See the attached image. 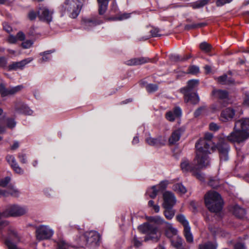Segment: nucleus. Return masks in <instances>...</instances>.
<instances>
[{
	"label": "nucleus",
	"mask_w": 249,
	"mask_h": 249,
	"mask_svg": "<svg viewBox=\"0 0 249 249\" xmlns=\"http://www.w3.org/2000/svg\"><path fill=\"white\" fill-rule=\"evenodd\" d=\"M213 135L211 133H206L204 138L200 139L196 144V155L195 161L200 167H203L208 163L210 154L215 145L212 141Z\"/></svg>",
	"instance_id": "nucleus-1"
},
{
	"label": "nucleus",
	"mask_w": 249,
	"mask_h": 249,
	"mask_svg": "<svg viewBox=\"0 0 249 249\" xmlns=\"http://www.w3.org/2000/svg\"><path fill=\"white\" fill-rule=\"evenodd\" d=\"M249 138V118H242L235 123L233 131L227 136L232 142L241 143Z\"/></svg>",
	"instance_id": "nucleus-2"
},
{
	"label": "nucleus",
	"mask_w": 249,
	"mask_h": 249,
	"mask_svg": "<svg viewBox=\"0 0 249 249\" xmlns=\"http://www.w3.org/2000/svg\"><path fill=\"white\" fill-rule=\"evenodd\" d=\"M205 203L209 211L213 213L220 211L223 205L220 195L214 191H209L205 195Z\"/></svg>",
	"instance_id": "nucleus-3"
},
{
	"label": "nucleus",
	"mask_w": 249,
	"mask_h": 249,
	"mask_svg": "<svg viewBox=\"0 0 249 249\" xmlns=\"http://www.w3.org/2000/svg\"><path fill=\"white\" fill-rule=\"evenodd\" d=\"M205 203L209 211L213 213L220 211L223 205L220 195L214 191H209L205 195Z\"/></svg>",
	"instance_id": "nucleus-4"
},
{
	"label": "nucleus",
	"mask_w": 249,
	"mask_h": 249,
	"mask_svg": "<svg viewBox=\"0 0 249 249\" xmlns=\"http://www.w3.org/2000/svg\"><path fill=\"white\" fill-rule=\"evenodd\" d=\"M83 2V0H66L61 10L64 13H68L71 18H75L80 13Z\"/></svg>",
	"instance_id": "nucleus-5"
},
{
	"label": "nucleus",
	"mask_w": 249,
	"mask_h": 249,
	"mask_svg": "<svg viewBox=\"0 0 249 249\" xmlns=\"http://www.w3.org/2000/svg\"><path fill=\"white\" fill-rule=\"evenodd\" d=\"M138 230L142 233L147 235L144 238L145 241L149 240L157 242L160 237V233H158V228L149 223H144L138 227Z\"/></svg>",
	"instance_id": "nucleus-6"
},
{
	"label": "nucleus",
	"mask_w": 249,
	"mask_h": 249,
	"mask_svg": "<svg viewBox=\"0 0 249 249\" xmlns=\"http://www.w3.org/2000/svg\"><path fill=\"white\" fill-rule=\"evenodd\" d=\"M28 211L25 206L13 204L6 206L2 213V217H18L25 214Z\"/></svg>",
	"instance_id": "nucleus-7"
},
{
	"label": "nucleus",
	"mask_w": 249,
	"mask_h": 249,
	"mask_svg": "<svg viewBox=\"0 0 249 249\" xmlns=\"http://www.w3.org/2000/svg\"><path fill=\"white\" fill-rule=\"evenodd\" d=\"M195 160L196 158L194 159L193 162L191 163L187 159H182L180 163V167L182 171L184 173L192 172L193 173L196 169H203L209 165V159H208V163L203 167H200L198 165L197 162Z\"/></svg>",
	"instance_id": "nucleus-8"
},
{
	"label": "nucleus",
	"mask_w": 249,
	"mask_h": 249,
	"mask_svg": "<svg viewBox=\"0 0 249 249\" xmlns=\"http://www.w3.org/2000/svg\"><path fill=\"white\" fill-rule=\"evenodd\" d=\"M53 233V230L47 225H40L36 229V237L38 240L50 239Z\"/></svg>",
	"instance_id": "nucleus-9"
},
{
	"label": "nucleus",
	"mask_w": 249,
	"mask_h": 249,
	"mask_svg": "<svg viewBox=\"0 0 249 249\" xmlns=\"http://www.w3.org/2000/svg\"><path fill=\"white\" fill-rule=\"evenodd\" d=\"M19 240V237L16 231L11 230L10 231L8 237L5 241V244L8 249H18L16 244Z\"/></svg>",
	"instance_id": "nucleus-10"
},
{
	"label": "nucleus",
	"mask_w": 249,
	"mask_h": 249,
	"mask_svg": "<svg viewBox=\"0 0 249 249\" xmlns=\"http://www.w3.org/2000/svg\"><path fill=\"white\" fill-rule=\"evenodd\" d=\"M147 144L156 147H160L164 145L166 142V138L164 136H159L153 138L149 135L145 139Z\"/></svg>",
	"instance_id": "nucleus-11"
},
{
	"label": "nucleus",
	"mask_w": 249,
	"mask_h": 249,
	"mask_svg": "<svg viewBox=\"0 0 249 249\" xmlns=\"http://www.w3.org/2000/svg\"><path fill=\"white\" fill-rule=\"evenodd\" d=\"M82 238L85 239L86 244H97L100 240V236L95 231H90L86 232Z\"/></svg>",
	"instance_id": "nucleus-12"
},
{
	"label": "nucleus",
	"mask_w": 249,
	"mask_h": 249,
	"mask_svg": "<svg viewBox=\"0 0 249 249\" xmlns=\"http://www.w3.org/2000/svg\"><path fill=\"white\" fill-rule=\"evenodd\" d=\"M163 202L162 206L164 208L173 207L176 203V199L174 195L170 192H165L163 194Z\"/></svg>",
	"instance_id": "nucleus-13"
},
{
	"label": "nucleus",
	"mask_w": 249,
	"mask_h": 249,
	"mask_svg": "<svg viewBox=\"0 0 249 249\" xmlns=\"http://www.w3.org/2000/svg\"><path fill=\"white\" fill-rule=\"evenodd\" d=\"M53 11L50 10L46 7H40L38 10V15L39 19L48 23L52 20Z\"/></svg>",
	"instance_id": "nucleus-14"
},
{
	"label": "nucleus",
	"mask_w": 249,
	"mask_h": 249,
	"mask_svg": "<svg viewBox=\"0 0 249 249\" xmlns=\"http://www.w3.org/2000/svg\"><path fill=\"white\" fill-rule=\"evenodd\" d=\"M217 147L220 153V160L227 161L228 160V152L230 150L229 145L227 143L221 142L218 144Z\"/></svg>",
	"instance_id": "nucleus-15"
},
{
	"label": "nucleus",
	"mask_w": 249,
	"mask_h": 249,
	"mask_svg": "<svg viewBox=\"0 0 249 249\" xmlns=\"http://www.w3.org/2000/svg\"><path fill=\"white\" fill-rule=\"evenodd\" d=\"M186 89H181V92L184 94V100L186 103H190L192 104H196L199 101L198 95L196 93H187Z\"/></svg>",
	"instance_id": "nucleus-16"
},
{
	"label": "nucleus",
	"mask_w": 249,
	"mask_h": 249,
	"mask_svg": "<svg viewBox=\"0 0 249 249\" xmlns=\"http://www.w3.org/2000/svg\"><path fill=\"white\" fill-rule=\"evenodd\" d=\"M234 115V110L231 108L228 107L221 112L220 119L222 122H227L231 120Z\"/></svg>",
	"instance_id": "nucleus-17"
},
{
	"label": "nucleus",
	"mask_w": 249,
	"mask_h": 249,
	"mask_svg": "<svg viewBox=\"0 0 249 249\" xmlns=\"http://www.w3.org/2000/svg\"><path fill=\"white\" fill-rule=\"evenodd\" d=\"M102 23V21L99 20L92 19L90 18H85L83 21V28L87 30H90L97 25Z\"/></svg>",
	"instance_id": "nucleus-18"
},
{
	"label": "nucleus",
	"mask_w": 249,
	"mask_h": 249,
	"mask_svg": "<svg viewBox=\"0 0 249 249\" xmlns=\"http://www.w3.org/2000/svg\"><path fill=\"white\" fill-rule=\"evenodd\" d=\"M6 160L17 173L19 174H23V170L19 166L14 157L11 155H8L6 157Z\"/></svg>",
	"instance_id": "nucleus-19"
},
{
	"label": "nucleus",
	"mask_w": 249,
	"mask_h": 249,
	"mask_svg": "<svg viewBox=\"0 0 249 249\" xmlns=\"http://www.w3.org/2000/svg\"><path fill=\"white\" fill-rule=\"evenodd\" d=\"M181 115V109L178 107H176L173 111H170L166 112L165 117L166 119L170 122L175 121L176 118L179 117Z\"/></svg>",
	"instance_id": "nucleus-20"
},
{
	"label": "nucleus",
	"mask_w": 249,
	"mask_h": 249,
	"mask_svg": "<svg viewBox=\"0 0 249 249\" xmlns=\"http://www.w3.org/2000/svg\"><path fill=\"white\" fill-rule=\"evenodd\" d=\"M212 93L213 96L219 100H229V93L226 90L214 89Z\"/></svg>",
	"instance_id": "nucleus-21"
},
{
	"label": "nucleus",
	"mask_w": 249,
	"mask_h": 249,
	"mask_svg": "<svg viewBox=\"0 0 249 249\" xmlns=\"http://www.w3.org/2000/svg\"><path fill=\"white\" fill-rule=\"evenodd\" d=\"M16 111L17 113L24 114L25 115H31L33 111L28 106L23 104L17 105L16 107Z\"/></svg>",
	"instance_id": "nucleus-22"
},
{
	"label": "nucleus",
	"mask_w": 249,
	"mask_h": 249,
	"mask_svg": "<svg viewBox=\"0 0 249 249\" xmlns=\"http://www.w3.org/2000/svg\"><path fill=\"white\" fill-rule=\"evenodd\" d=\"M130 62H154L161 61L158 56L150 58L147 57H140L134 58L129 60Z\"/></svg>",
	"instance_id": "nucleus-23"
},
{
	"label": "nucleus",
	"mask_w": 249,
	"mask_h": 249,
	"mask_svg": "<svg viewBox=\"0 0 249 249\" xmlns=\"http://www.w3.org/2000/svg\"><path fill=\"white\" fill-rule=\"evenodd\" d=\"M165 225V234L167 237L171 238L177 234L178 230L173 227L172 224L166 222Z\"/></svg>",
	"instance_id": "nucleus-24"
},
{
	"label": "nucleus",
	"mask_w": 249,
	"mask_h": 249,
	"mask_svg": "<svg viewBox=\"0 0 249 249\" xmlns=\"http://www.w3.org/2000/svg\"><path fill=\"white\" fill-rule=\"evenodd\" d=\"M181 135V131L178 129L173 131L169 139V142L170 144H175L178 142Z\"/></svg>",
	"instance_id": "nucleus-25"
},
{
	"label": "nucleus",
	"mask_w": 249,
	"mask_h": 249,
	"mask_svg": "<svg viewBox=\"0 0 249 249\" xmlns=\"http://www.w3.org/2000/svg\"><path fill=\"white\" fill-rule=\"evenodd\" d=\"M183 233L187 243H193L194 242V236L191 232L190 226L183 228Z\"/></svg>",
	"instance_id": "nucleus-26"
},
{
	"label": "nucleus",
	"mask_w": 249,
	"mask_h": 249,
	"mask_svg": "<svg viewBox=\"0 0 249 249\" xmlns=\"http://www.w3.org/2000/svg\"><path fill=\"white\" fill-rule=\"evenodd\" d=\"M109 0H97L99 7V14L100 15H103L106 12Z\"/></svg>",
	"instance_id": "nucleus-27"
},
{
	"label": "nucleus",
	"mask_w": 249,
	"mask_h": 249,
	"mask_svg": "<svg viewBox=\"0 0 249 249\" xmlns=\"http://www.w3.org/2000/svg\"><path fill=\"white\" fill-rule=\"evenodd\" d=\"M233 213L237 217L242 218L246 214V211L238 205H235L233 208Z\"/></svg>",
	"instance_id": "nucleus-28"
},
{
	"label": "nucleus",
	"mask_w": 249,
	"mask_h": 249,
	"mask_svg": "<svg viewBox=\"0 0 249 249\" xmlns=\"http://www.w3.org/2000/svg\"><path fill=\"white\" fill-rule=\"evenodd\" d=\"M198 83L199 81L198 80H190L188 82L187 86L182 89H186L185 90L187 93H190L192 89L198 86Z\"/></svg>",
	"instance_id": "nucleus-29"
},
{
	"label": "nucleus",
	"mask_w": 249,
	"mask_h": 249,
	"mask_svg": "<svg viewBox=\"0 0 249 249\" xmlns=\"http://www.w3.org/2000/svg\"><path fill=\"white\" fill-rule=\"evenodd\" d=\"M209 0H198L195 2L191 3L190 6L194 9H199L207 4Z\"/></svg>",
	"instance_id": "nucleus-30"
},
{
	"label": "nucleus",
	"mask_w": 249,
	"mask_h": 249,
	"mask_svg": "<svg viewBox=\"0 0 249 249\" xmlns=\"http://www.w3.org/2000/svg\"><path fill=\"white\" fill-rule=\"evenodd\" d=\"M217 244L216 243L208 242L201 243L198 246V249H216Z\"/></svg>",
	"instance_id": "nucleus-31"
},
{
	"label": "nucleus",
	"mask_w": 249,
	"mask_h": 249,
	"mask_svg": "<svg viewBox=\"0 0 249 249\" xmlns=\"http://www.w3.org/2000/svg\"><path fill=\"white\" fill-rule=\"evenodd\" d=\"M216 79L218 83L223 85H230L233 83V80L231 78H228L226 74L220 76Z\"/></svg>",
	"instance_id": "nucleus-32"
},
{
	"label": "nucleus",
	"mask_w": 249,
	"mask_h": 249,
	"mask_svg": "<svg viewBox=\"0 0 249 249\" xmlns=\"http://www.w3.org/2000/svg\"><path fill=\"white\" fill-rule=\"evenodd\" d=\"M172 189L174 191L180 194H184L187 192L186 188L181 183L174 184Z\"/></svg>",
	"instance_id": "nucleus-33"
},
{
	"label": "nucleus",
	"mask_w": 249,
	"mask_h": 249,
	"mask_svg": "<svg viewBox=\"0 0 249 249\" xmlns=\"http://www.w3.org/2000/svg\"><path fill=\"white\" fill-rule=\"evenodd\" d=\"M176 219L183 226V228L190 226L189 223L184 215L179 214L176 216Z\"/></svg>",
	"instance_id": "nucleus-34"
},
{
	"label": "nucleus",
	"mask_w": 249,
	"mask_h": 249,
	"mask_svg": "<svg viewBox=\"0 0 249 249\" xmlns=\"http://www.w3.org/2000/svg\"><path fill=\"white\" fill-rule=\"evenodd\" d=\"M5 117V113H4L3 110L0 108V133L3 132L5 130V127L4 125Z\"/></svg>",
	"instance_id": "nucleus-35"
},
{
	"label": "nucleus",
	"mask_w": 249,
	"mask_h": 249,
	"mask_svg": "<svg viewBox=\"0 0 249 249\" xmlns=\"http://www.w3.org/2000/svg\"><path fill=\"white\" fill-rule=\"evenodd\" d=\"M183 242V240L181 237H178L176 240L172 241V245L177 249H184Z\"/></svg>",
	"instance_id": "nucleus-36"
},
{
	"label": "nucleus",
	"mask_w": 249,
	"mask_h": 249,
	"mask_svg": "<svg viewBox=\"0 0 249 249\" xmlns=\"http://www.w3.org/2000/svg\"><path fill=\"white\" fill-rule=\"evenodd\" d=\"M164 209L165 211H164V215L166 218L168 220L172 219L175 214V210L173 209L172 207H169L168 208Z\"/></svg>",
	"instance_id": "nucleus-37"
},
{
	"label": "nucleus",
	"mask_w": 249,
	"mask_h": 249,
	"mask_svg": "<svg viewBox=\"0 0 249 249\" xmlns=\"http://www.w3.org/2000/svg\"><path fill=\"white\" fill-rule=\"evenodd\" d=\"M199 48L201 51L205 53H209L213 49L211 44L206 42H203L199 44Z\"/></svg>",
	"instance_id": "nucleus-38"
},
{
	"label": "nucleus",
	"mask_w": 249,
	"mask_h": 249,
	"mask_svg": "<svg viewBox=\"0 0 249 249\" xmlns=\"http://www.w3.org/2000/svg\"><path fill=\"white\" fill-rule=\"evenodd\" d=\"M159 190L157 189L156 186H153L151 188H149L147 191V194L150 197L154 198L156 197Z\"/></svg>",
	"instance_id": "nucleus-39"
},
{
	"label": "nucleus",
	"mask_w": 249,
	"mask_h": 249,
	"mask_svg": "<svg viewBox=\"0 0 249 249\" xmlns=\"http://www.w3.org/2000/svg\"><path fill=\"white\" fill-rule=\"evenodd\" d=\"M26 63H12L9 66V70H22L25 68Z\"/></svg>",
	"instance_id": "nucleus-40"
},
{
	"label": "nucleus",
	"mask_w": 249,
	"mask_h": 249,
	"mask_svg": "<svg viewBox=\"0 0 249 249\" xmlns=\"http://www.w3.org/2000/svg\"><path fill=\"white\" fill-rule=\"evenodd\" d=\"M150 220L151 221H152V222L155 223L157 224H166V222L164 220V219L160 216H155L151 217L150 218Z\"/></svg>",
	"instance_id": "nucleus-41"
},
{
	"label": "nucleus",
	"mask_w": 249,
	"mask_h": 249,
	"mask_svg": "<svg viewBox=\"0 0 249 249\" xmlns=\"http://www.w3.org/2000/svg\"><path fill=\"white\" fill-rule=\"evenodd\" d=\"M6 191L8 193V196L11 195L14 196H18L19 195V191L13 186L9 187Z\"/></svg>",
	"instance_id": "nucleus-42"
},
{
	"label": "nucleus",
	"mask_w": 249,
	"mask_h": 249,
	"mask_svg": "<svg viewBox=\"0 0 249 249\" xmlns=\"http://www.w3.org/2000/svg\"><path fill=\"white\" fill-rule=\"evenodd\" d=\"M23 88L22 85H18L16 87H11L9 89V95L14 94L20 91Z\"/></svg>",
	"instance_id": "nucleus-43"
},
{
	"label": "nucleus",
	"mask_w": 249,
	"mask_h": 249,
	"mask_svg": "<svg viewBox=\"0 0 249 249\" xmlns=\"http://www.w3.org/2000/svg\"><path fill=\"white\" fill-rule=\"evenodd\" d=\"M53 52L51 51H48L44 52L41 55H42V61H49L51 60L52 56L50 54Z\"/></svg>",
	"instance_id": "nucleus-44"
},
{
	"label": "nucleus",
	"mask_w": 249,
	"mask_h": 249,
	"mask_svg": "<svg viewBox=\"0 0 249 249\" xmlns=\"http://www.w3.org/2000/svg\"><path fill=\"white\" fill-rule=\"evenodd\" d=\"M206 25H207V23L205 22L195 23V24H192L190 25L186 26V28L187 29H194V28H197L204 27V26H205Z\"/></svg>",
	"instance_id": "nucleus-45"
},
{
	"label": "nucleus",
	"mask_w": 249,
	"mask_h": 249,
	"mask_svg": "<svg viewBox=\"0 0 249 249\" xmlns=\"http://www.w3.org/2000/svg\"><path fill=\"white\" fill-rule=\"evenodd\" d=\"M145 88L148 92H153L158 89V86L156 84H150L145 85Z\"/></svg>",
	"instance_id": "nucleus-46"
},
{
	"label": "nucleus",
	"mask_w": 249,
	"mask_h": 249,
	"mask_svg": "<svg viewBox=\"0 0 249 249\" xmlns=\"http://www.w3.org/2000/svg\"><path fill=\"white\" fill-rule=\"evenodd\" d=\"M207 108L206 106H202L198 108L194 112V116L195 117H197L201 115L203 112L206 111Z\"/></svg>",
	"instance_id": "nucleus-47"
},
{
	"label": "nucleus",
	"mask_w": 249,
	"mask_h": 249,
	"mask_svg": "<svg viewBox=\"0 0 249 249\" xmlns=\"http://www.w3.org/2000/svg\"><path fill=\"white\" fill-rule=\"evenodd\" d=\"M199 71V67H198L196 66H195V65H192L189 67V68L188 69V71L187 72V73H191L192 74H196L197 73H198Z\"/></svg>",
	"instance_id": "nucleus-48"
},
{
	"label": "nucleus",
	"mask_w": 249,
	"mask_h": 249,
	"mask_svg": "<svg viewBox=\"0 0 249 249\" xmlns=\"http://www.w3.org/2000/svg\"><path fill=\"white\" fill-rule=\"evenodd\" d=\"M198 169H196L192 173L193 175L195 176L197 178L201 181H204V175L198 170Z\"/></svg>",
	"instance_id": "nucleus-49"
},
{
	"label": "nucleus",
	"mask_w": 249,
	"mask_h": 249,
	"mask_svg": "<svg viewBox=\"0 0 249 249\" xmlns=\"http://www.w3.org/2000/svg\"><path fill=\"white\" fill-rule=\"evenodd\" d=\"M0 93L2 96L9 95V89H6L3 84L0 85Z\"/></svg>",
	"instance_id": "nucleus-50"
},
{
	"label": "nucleus",
	"mask_w": 249,
	"mask_h": 249,
	"mask_svg": "<svg viewBox=\"0 0 249 249\" xmlns=\"http://www.w3.org/2000/svg\"><path fill=\"white\" fill-rule=\"evenodd\" d=\"M6 124L8 128H13L16 125V122L14 119L8 118L6 120Z\"/></svg>",
	"instance_id": "nucleus-51"
},
{
	"label": "nucleus",
	"mask_w": 249,
	"mask_h": 249,
	"mask_svg": "<svg viewBox=\"0 0 249 249\" xmlns=\"http://www.w3.org/2000/svg\"><path fill=\"white\" fill-rule=\"evenodd\" d=\"M169 59L172 62L179 61V55L178 54H170L168 55Z\"/></svg>",
	"instance_id": "nucleus-52"
},
{
	"label": "nucleus",
	"mask_w": 249,
	"mask_h": 249,
	"mask_svg": "<svg viewBox=\"0 0 249 249\" xmlns=\"http://www.w3.org/2000/svg\"><path fill=\"white\" fill-rule=\"evenodd\" d=\"M10 178L6 177L0 181V186L3 187H6L10 181Z\"/></svg>",
	"instance_id": "nucleus-53"
},
{
	"label": "nucleus",
	"mask_w": 249,
	"mask_h": 249,
	"mask_svg": "<svg viewBox=\"0 0 249 249\" xmlns=\"http://www.w3.org/2000/svg\"><path fill=\"white\" fill-rule=\"evenodd\" d=\"M33 42L31 40H27L22 43V46L24 49L30 48L33 45Z\"/></svg>",
	"instance_id": "nucleus-54"
},
{
	"label": "nucleus",
	"mask_w": 249,
	"mask_h": 249,
	"mask_svg": "<svg viewBox=\"0 0 249 249\" xmlns=\"http://www.w3.org/2000/svg\"><path fill=\"white\" fill-rule=\"evenodd\" d=\"M168 184V182L167 180L161 181L158 185V187L159 188V190L160 191L164 190L167 187Z\"/></svg>",
	"instance_id": "nucleus-55"
},
{
	"label": "nucleus",
	"mask_w": 249,
	"mask_h": 249,
	"mask_svg": "<svg viewBox=\"0 0 249 249\" xmlns=\"http://www.w3.org/2000/svg\"><path fill=\"white\" fill-rule=\"evenodd\" d=\"M68 245L64 241H60L58 243V249H68Z\"/></svg>",
	"instance_id": "nucleus-56"
},
{
	"label": "nucleus",
	"mask_w": 249,
	"mask_h": 249,
	"mask_svg": "<svg viewBox=\"0 0 249 249\" xmlns=\"http://www.w3.org/2000/svg\"><path fill=\"white\" fill-rule=\"evenodd\" d=\"M2 217L1 213H0V230L2 229L8 225V223L6 221L1 219Z\"/></svg>",
	"instance_id": "nucleus-57"
},
{
	"label": "nucleus",
	"mask_w": 249,
	"mask_h": 249,
	"mask_svg": "<svg viewBox=\"0 0 249 249\" xmlns=\"http://www.w3.org/2000/svg\"><path fill=\"white\" fill-rule=\"evenodd\" d=\"M232 0H217L216 1V5L218 6H222L226 3H230Z\"/></svg>",
	"instance_id": "nucleus-58"
},
{
	"label": "nucleus",
	"mask_w": 249,
	"mask_h": 249,
	"mask_svg": "<svg viewBox=\"0 0 249 249\" xmlns=\"http://www.w3.org/2000/svg\"><path fill=\"white\" fill-rule=\"evenodd\" d=\"M133 243L136 248H139L142 245L141 241H140L136 236L134 237Z\"/></svg>",
	"instance_id": "nucleus-59"
},
{
	"label": "nucleus",
	"mask_w": 249,
	"mask_h": 249,
	"mask_svg": "<svg viewBox=\"0 0 249 249\" xmlns=\"http://www.w3.org/2000/svg\"><path fill=\"white\" fill-rule=\"evenodd\" d=\"M209 128L210 130L215 131L219 129V127L215 123H212L209 124Z\"/></svg>",
	"instance_id": "nucleus-60"
},
{
	"label": "nucleus",
	"mask_w": 249,
	"mask_h": 249,
	"mask_svg": "<svg viewBox=\"0 0 249 249\" xmlns=\"http://www.w3.org/2000/svg\"><path fill=\"white\" fill-rule=\"evenodd\" d=\"M151 36L153 37H157L160 36V35L159 34V30L157 28H153L150 31Z\"/></svg>",
	"instance_id": "nucleus-61"
},
{
	"label": "nucleus",
	"mask_w": 249,
	"mask_h": 249,
	"mask_svg": "<svg viewBox=\"0 0 249 249\" xmlns=\"http://www.w3.org/2000/svg\"><path fill=\"white\" fill-rule=\"evenodd\" d=\"M130 14L124 13V14H123L121 15L120 16H119L117 18V19L120 20H124V19H127L128 18H129L130 17Z\"/></svg>",
	"instance_id": "nucleus-62"
},
{
	"label": "nucleus",
	"mask_w": 249,
	"mask_h": 249,
	"mask_svg": "<svg viewBox=\"0 0 249 249\" xmlns=\"http://www.w3.org/2000/svg\"><path fill=\"white\" fill-rule=\"evenodd\" d=\"M18 158L21 163H26L27 162L26 155L24 154H19L18 155Z\"/></svg>",
	"instance_id": "nucleus-63"
},
{
	"label": "nucleus",
	"mask_w": 249,
	"mask_h": 249,
	"mask_svg": "<svg viewBox=\"0 0 249 249\" xmlns=\"http://www.w3.org/2000/svg\"><path fill=\"white\" fill-rule=\"evenodd\" d=\"M244 103L246 106H249V92H246L245 93Z\"/></svg>",
	"instance_id": "nucleus-64"
}]
</instances>
